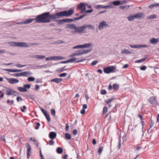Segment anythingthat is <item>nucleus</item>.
Segmentation results:
<instances>
[{
    "instance_id": "f257e3e1",
    "label": "nucleus",
    "mask_w": 159,
    "mask_h": 159,
    "mask_svg": "<svg viewBox=\"0 0 159 159\" xmlns=\"http://www.w3.org/2000/svg\"><path fill=\"white\" fill-rule=\"evenodd\" d=\"M74 13V10L71 9L69 10L59 12L56 14L51 15L49 12H44L38 15L35 18V22L37 23H48L51 20L60 18L61 17L69 16Z\"/></svg>"
},
{
    "instance_id": "f03ea898",
    "label": "nucleus",
    "mask_w": 159,
    "mask_h": 159,
    "mask_svg": "<svg viewBox=\"0 0 159 159\" xmlns=\"http://www.w3.org/2000/svg\"><path fill=\"white\" fill-rule=\"evenodd\" d=\"M87 4L86 3H81L77 6V9L78 10H81V13H82L85 11L86 13H90L92 12L93 11L92 9L88 10L86 11H85V7L87 6Z\"/></svg>"
},
{
    "instance_id": "7ed1b4c3",
    "label": "nucleus",
    "mask_w": 159,
    "mask_h": 159,
    "mask_svg": "<svg viewBox=\"0 0 159 159\" xmlns=\"http://www.w3.org/2000/svg\"><path fill=\"white\" fill-rule=\"evenodd\" d=\"M35 43H26L24 42H18V47H20L28 48L30 46L35 44Z\"/></svg>"
},
{
    "instance_id": "20e7f679",
    "label": "nucleus",
    "mask_w": 159,
    "mask_h": 159,
    "mask_svg": "<svg viewBox=\"0 0 159 159\" xmlns=\"http://www.w3.org/2000/svg\"><path fill=\"white\" fill-rule=\"evenodd\" d=\"M116 69V67L114 66H111L105 68L103 70L104 72L106 74L114 72Z\"/></svg>"
},
{
    "instance_id": "39448f33",
    "label": "nucleus",
    "mask_w": 159,
    "mask_h": 159,
    "mask_svg": "<svg viewBox=\"0 0 159 159\" xmlns=\"http://www.w3.org/2000/svg\"><path fill=\"white\" fill-rule=\"evenodd\" d=\"M108 26V24L106 21L103 20L99 23L98 29L100 30H102L103 29Z\"/></svg>"
},
{
    "instance_id": "423d86ee",
    "label": "nucleus",
    "mask_w": 159,
    "mask_h": 159,
    "mask_svg": "<svg viewBox=\"0 0 159 159\" xmlns=\"http://www.w3.org/2000/svg\"><path fill=\"white\" fill-rule=\"evenodd\" d=\"M6 92L7 95L8 96L12 95L15 93H17V92L14 90H12L11 88H6Z\"/></svg>"
},
{
    "instance_id": "0eeeda50",
    "label": "nucleus",
    "mask_w": 159,
    "mask_h": 159,
    "mask_svg": "<svg viewBox=\"0 0 159 159\" xmlns=\"http://www.w3.org/2000/svg\"><path fill=\"white\" fill-rule=\"evenodd\" d=\"M74 20L72 19H66L62 20H57L55 21V22L58 23H61L63 22H70L73 21Z\"/></svg>"
},
{
    "instance_id": "6e6552de",
    "label": "nucleus",
    "mask_w": 159,
    "mask_h": 159,
    "mask_svg": "<svg viewBox=\"0 0 159 159\" xmlns=\"http://www.w3.org/2000/svg\"><path fill=\"white\" fill-rule=\"evenodd\" d=\"M8 82L11 84H13L18 83L19 81L18 80L14 78H6Z\"/></svg>"
},
{
    "instance_id": "1a4fd4ad",
    "label": "nucleus",
    "mask_w": 159,
    "mask_h": 159,
    "mask_svg": "<svg viewBox=\"0 0 159 159\" xmlns=\"http://www.w3.org/2000/svg\"><path fill=\"white\" fill-rule=\"evenodd\" d=\"M149 102L153 105L155 106L157 104V101L155 98L154 97H151L148 99Z\"/></svg>"
},
{
    "instance_id": "9d476101",
    "label": "nucleus",
    "mask_w": 159,
    "mask_h": 159,
    "mask_svg": "<svg viewBox=\"0 0 159 159\" xmlns=\"http://www.w3.org/2000/svg\"><path fill=\"white\" fill-rule=\"evenodd\" d=\"M84 29V25L80 27H76L75 32L77 33H82Z\"/></svg>"
},
{
    "instance_id": "9b49d317",
    "label": "nucleus",
    "mask_w": 159,
    "mask_h": 159,
    "mask_svg": "<svg viewBox=\"0 0 159 159\" xmlns=\"http://www.w3.org/2000/svg\"><path fill=\"white\" fill-rule=\"evenodd\" d=\"M41 110L45 116L47 120L48 121H50L51 120V119L47 111L43 108H41Z\"/></svg>"
},
{
    "instance_id": "f8f14e48",
    "label": "nucleus",
    "mask_w": 159,
    "mask_h": 159,
    "mask_svg": "<svg viewBox=\"0 0 159 159\" xmlns=\"http://www.w3.org/2000/svg\"><path fill=\"white\" fill-rule=\"evenodd\" d=\"M135 18L139 19L143 18L145 17V15L143 13L139 12L134 14Z\"/></svg>"
},
{
    "instance_id": "ddd939ff",
    "label": "nucleus",
    "mask_w": 159,
    "mask_h": 159,
    "mask_svg": "<svg viewBox=\"0 0 159 159\" xmlns=\"http://www.w3.org/2000/svg\"><path fill=\"white\" fill-rule=\"evenodd\" d=\"M26 144L27 145V157L28 159H29V157H30V153H31V148L30 146L29 145V144L27 143Z\"/></svg>"
},
{
    "instance_id": "4468645a",
    "label": "nucleus",
    "mask_w": 159,
    "mask_h": 159,
    "mask_svg": "<svg viewBox=\"0 0 159 159\" xmlns=\"http://www.w3.org/2000/svg\"><path fill=\"white\" fill-rule=\"evenodd\" d=\"M150 42L152 44H156L159 42V39L158 38L155 39L154 38H153L150 39Z\"/></svg>"
},
{
    "instance_id": "2eb2a0df",
    "label": "nucleus",
    "mask_w": 159,
    "mask_h": 159,
    "mask_svg": "<svg viewBox=\"0 0 159 159\" xmlns=\"http://www.w3.org/2000/svg\"><path fill=\"white\" fill-rule=\"evenodd\" d=\"M32 74V73L30 71H25L20 73L21 76L27 77L28 75H31Z\"/></svg>"
},
{
    "instance_id": "dca6fc26",
    "label": "nucleus",
    "mask_w": 159,
    "mask_h": 159,
    "mask_svg": "<svg viewBox=\"0 0 159 159\" xmlns=\"http://www.w3.org/2000/svg\"><path fill=\"white\" fill-rule=\"evenodd\" d=\"M56 134L54 132H50L49 134V137L52 139H54L56 138Z\"/></svg>"
},
{
    "instance_id": "f3484780",
    "label": "nucleus",
    "mask_w": 159,
    "mask_h": 159,
    "mask_svg": "<svg viewBox=\"0 0 159 159\" xmlns=\"http://www.w3.org/2000/svg\"><path fill=\"white\" fill-rule=\"evenodd\" d=\"M62 79L61 78H55L51 80V82H54L56 83H58L61 81Z\"/></svg>"
},
{
    "instance_id": "a211bd4d",
    "label": "nucleus",
    "mask_w": 159,
    "mask_h": 159,
    "mask_svg": "<svg viewBox=\"0 0 159 159\" xmlns=\"http://www.w3.org/2000/svg\"><path fill=\"white\" fill-rule=\"evenodd\" d=\"M5 71H9L11 72H17L21 71L22 70H20L16 69H3Z\"/></svg>"
},
{
    "instance_id": "6ab92c4d",
    "label": "nucleus",
    "mask_w": 159,
    "mask_h": 159,
    "mask_svg": "<svg viewBox=\"0 0 159 159\" xmlns=\"http://www.w3.org/2000/svg\"><path fill=\"white\" fill-rule=\"evenodd\" d=\"M83 45V48H91L93 47V45L92 43H87Z\"/></svg>"
},
{
    "instance_id": "aec40b11",
    "label": "nucleus",
    "mask_w": 159,
    "mask_h": 159,
    "mask_svg": "<svg viewBox=\"0 0 159 159\" xmlns=\"http://www.w3.org/2000/svg\"><path fill=\"white\" fill-rule=\"evenodd\" d=\"M64 58L62 57L58 56H55L51 57L52 60H61L64 59Z\"/></svg>"
},
{
    "instance_id": "412c9836",
    "label": "nucleus",
    "mask_w": 159,
    "mask_h": 159,
    "mask_svg": "<svg viewBox=\"0 0 159 159\" xmlns=\"http://www.w3.org/2000/svg\"><path fill=\"white\" fill-rule=\"evenodd\" d=\"M76 26L75 25L73 24L69 25L67 26V28L72 30H75L76 28Z\"/></svg>"
},
{
    "instance_id": "4be33fe9",
    "label": "nucleus",
    "mask_w": 159,
    "mask_h": 159,
    "mask_svg": "<svg viewBox=\"0 0 159 159\" xmlns=\"http://www.w3.org/2000/svg\"><path fill=\"white\" fill-rule=\"evenodd\" d=\"M8 44L12 46L18 47V42H8Z\"/></svg>"
},
{
    "instance_id": "5701e85b",
    "label": "nucleus",
    "mask_w": 159,
    "mask_h": 159,
    "mask_svg": "<svg viewBox=\"0 0 159 159\" xmlns=\"http://www.w3.org/2000/svg\"><path fill=\"white\" fill-rule=\"evenodd\" d=\"M121 54H129L131 53V52L129 51L127 49H124L121 52Z\"/></svg>"
},
{
    "instance_id": "b1692460",
    "label": "nucleus",
    "mask_w": 159,
    "mask_h": 159,
    "mask_svg": "<svg viewBox=\"0 0 159 159\" xmlns=\"http://www.w3.org/2000/svg\"><path fill=\"white\" fill-rule=\"evenodd\" d=\"M35 20V19H28L25 21H24L25 24H29L32 22L33 21V20Z\"/></svg>"
},
{
    "instance_id": "393cba45",
    "label": "nucleus",
    "mask_w": 159,
    "mask_h": 159,
    "mask_svg": "<svg viewBox=\"0 0 159 159\" xmlns=\"http://www.w3.org/2000/svg\"><path fill=\"white\" fill-rule=\"evenodd\" d=\"M127 18L129 21H132L135 20V15H130L129 16L127 17Z\"/></svg>"
},
{
    "instance_id": "a878e982",
    "label": "nucleus",
    "mask_w": 159,
    "mask_h": 159,
    "mask_svg": "<svg viewBox=\"0 0 159 159\" xmlns=\"http://www.w3.org/2000/svg\"><path fill=\"white\" fill-rule=\"evenodd\" d=\"M84 29H85L86 28H88L89 29H91L92 30H93L94 29V28L93 26L91 25H84Z\"/></svg>"
},
{
    "instance_id": "bb28decb",
    "label": "nucleus",
    "mask_w": 159,
    "mask_h": 159,
    "mask_svg": "<svg viewBox=\"0 0 159 159\" xmlns=\"http://www.w3.org/2000/svg\"><path fill=\"white\" fill-rule=\"evenodd\" d=\"M17 89L20 92H26L27 91L26 89L22 87H18Z\"/></svg>"
},
{
    "instance_id": "cd10ccee",
    "label": "nucleus",
    "mask_w": 159,
    "mask_h": 159,
    "mask_svg": "<svg viewBox=\"0 0 159 159\" xmlns=\"http://www.w3.org/2000/svg\"><path fill=\"white\" fill-rule=\"evenodd\" d=\"M56 152L59 154H61L62 153L63 150L62 148L61 147H58L57 148Z\"/></svg>"
},
{
    "instance_id": "c85d7f7f",
    "label": "nucleus",
    "mask_w": 159,
    "mask_h": 159,
    "mask_svg": "<svg viewBox=\"0 0 159 159\" xmlns=\"http://www.w3.org/2000/svg\"><path fill=\"white\" fill-rule=\"evenodd\" d=\"M138 116L140 118V119L141 120L142 125V128L143 129V127H144V121L143 120V119L142 118V116L140 114H139Z\"/></svg>"
},
{
    "instance_id": "c756f323",
    "label": "nucleus",
    "mask_w": 159,
    "mask_h": 159,
    "mask_svg": "<svg viewBox=\"0 0 159 159\" xmlns=\"http://www.w3.org/2000/svg\"><path fill=\"white\" fill-rule=\"evenodd\" d=\"M103 147L102 145L99 146L98 148V152L99 154H100L102 153L103 150Z\"/></svg>"
},
{
    "instance_id": "7c9ffc66",
    "label": "nucleus",
    "mask_w": 159,
    "mask_h": 159,
    "mask_svg": "<svg viewBox=\"0 0 159 159\" xmlns=\"http://www.w3.org/2000/svg\"><path fill=\"white\" fill-rule=\"evenodd\" d=\"M113 5L115 6H118L121 4L120 2L119 1H116L111 2Z\"/></svg>"
},
{
    "instance_id": "2f4dec72",
    "label": "nucleus",
    "mask_w": 159,
    "mask_h": 159,
    "mask_svg": "<svg viewBox=\"0 0 159 159\" xmlns=\"http://www.w3.org/2000/svg\"><path fill=\"white\" fill-rule=\"evenodd\" d=\"M137 48H147L148 47V46L146 45H137Z\"/></svg>"
},
{
    "instance_id": "473e14b6",
    "label": "nucleus",
    "mask_w": 159,
    "mask_h": 159,
    "mask_svg": "<svg viewBox=\"0 0 159 159\" xmlns=\"http://www.w3.org/2000/svg\"><path fill=\"white\" fill-rule=\"evenodd\" d=\"M146 59V58H143L140 59L135 61V63H138L143 62V61L145 60Z\"/></svg>"
},
{
    "instance_id": "72a5a7b5",
    "label": "nucleus",
    "mask_w": 159,
    "mask_h": 159,
    "mask_svg": "<svg viewBox=\"0 0 159 159\" xmlns=\"http://www.w3.org/2000/svg\"><path fill=\"white\" fill-rule=\"evenodd\" d=\"M45 57V56L37 55L36 59H42L44 58Z\"/></svg>"
},
{
    "instance_id": "f704fd0d",
    "label": "nucleus",
    "mask_w": 159,
    "mask_h": 159,
    "mask_svg": "<svg viewBox=\"0 0 159 159\" xmlns=\"http://www.w3.org/2000/svg\"><path fill=\"white\" fill-rule=\"evenodd\" d=\"M75 52L77 56H80L83 55L82 50H78L76 51Z\"/></svg>"
},
{
    "instance_id": "c9c22d12",
    "label": "nucleus",
    "mask_w": 159,
    "mask_h": 159,
    "mask_svg": "<svg viewBox=\"0 0 159 159\" xmlns=\"http://www.w3.org/2000/svg\"><path fill=\"white\" fill-rule=\"evenodd\" d=\"M159 6V3L156 4H153L149 6V8H152L154 7H157Z\"/></svg>"
},
{
    "instance_id": "e433bc0d",
    "label": "nucleus",
    "mask_w": 159,
    "mask_h": 159,
    "mask_svg": "<svg viewBox=\"0 0 159 159\" xmlns=\"http://www.w3.org/2000/svg\"><path fill=\"white\" fill-rule=\"evenodd\" d=\"M101 6L102 8L105 9H108L109 8H112L113 7L112 6V5H109L107 6H105L103 7V6L102 5H101Z\"/></svg>"
},
{
    "instance_id": "4c0bfd02",
    "label": "nucleus",
    "mask_w": 159,
    "mask_h": 159,
    "mask_svg": "<svg viewBox=\"0 0 159 159\" xmlns=\"http://www.w3.org/2000/svg\"><path fill=\"white\" fill-rule=\"evenodd\" d=\"M82 52L83 53V55L84 54H87L88 52H90L91 51V49H88L86 50H83Z\"/></svg>"
},
{
    "instance_id": "58836bf2",
    "label": "nucleus",
    "mask_w": 159,
    "mask_h": 159,
    "mask_svg": "<svg viewBox=\"0 0 159 159\" xmlns=\"http://www.w3.org/2000/svg\"><path fill=\"white\" fill-rule=\"evenodd\" d=\"M113 88L115 90H117L119 88V85L116 84H113Z\"/></svg>"
},
{
    "instance_id": "ea45409f",
    "label": "nucleus",
    "mask_w": 159,
    "mask_h": 159,
    "mask_svg": "<svg viewBox=\"0 0 159 159\" xmlns=\"http://www.w3.org/2000/svg\"><path fill=\"white\" fill-rule=\"evenodd\" d=\"M83 48V45H79L73 47V49Z\"/></svg>"
},
{
    "instance_id": "a19ab883",
    "label": "nucleus",
    "mask_w": 159,
    "mask_h": 159,
    "mask_svg": "<svg viewBox=\"0 0 159 159\" xmlns=\"http://www.w3.org/2000/svg\"><path fill=\"white\" fill-rule=\"evenodd\" d=\"M47 66L45 65L44 66H36V67H35V66H34L33 67V69H39V67H43V68H45Z\"/></svg>"
},
{
    "instance_id": "79ce46f5",
    "label": "nucleus",
    "mask_w": 159,
    "mask_h": 159,
    "mask_svg": "<svg viewBox=\"0 0 159 159\" xmlns=\"http://www.w3.org/2000/svg\"><path fill=\"white\" fill-rule=\"evenodd\" d=\"M156 15H151L149 16L148 17V19H153L156 18Z\"/></svg>"
},
{
    "instance_id": "37998d69",
    "label": "nucleus",
    "mask_w": 159,
    "mask_h": 159,
    "mask_svg": "<svg viewBox=\"0 0 159 159\" xmlns=\"http://www.w3.org/2000/svg\"><path fill=\"white\" fill-rule=\"evenodd\" d=\"M114 100L113 98H112L110 99H108L107 100H105V102L107 104H108L109 103L111 102Z\"/></svg>"
},
{
    "instance_id": "c03bdc74",
    "label": "nucleus",
    "mask_w": 159,
    "mask_h": 159,
    "mask_svg": "<svg viewBox=\"0 0 159 159\" xmlns=\"http://www.w3.org/2000/svg\"><path fill=\"white\" fill-rule=\"evenodd\" d=\"M16 66L19 68H21L24 67H25L26 66V65H21V64H17L16 65Z\"/></svg>"
},
{
    "instance_id": "a18cd8bd",
    "label": "nucleus",
    "mask_w": 159,
    "mask_h": 159,
    "mask_svg": "<svg viewBox=\"0 0 159 159\" xmlns=\"http://www.w3.org/2000/svg\"><path fill=\"white\" fill-rule=\"evenodd\" d=\"M67 75V73H62L58 75V76L60 77H63L66 76Z\"/></svg>"
},
{
    "instance_id": "49530a36",
    "label": "nucleus",
    "mask_w": 159,
    "mask_h": 159,
    "mask_svg": "<svg viewBox=\"0 0 159 159\" xmlns=\"http://www.w3.org/2000/svg\"><path fill=\"white\" fill-rule=\"evenodd\" d=\"M27 80L29 81H33L35 80V78L33 77H30L28 78Z\"/></svg>"
},
{
    "instance_id": "de8ad7c7",
    "label": "nucleus",
    "mask_w": 159,
    "mask_h": 159,
    "mask_svg": "<svg viewBox=\"0 0 159 159\" xmlns=\"http://www.w3.org/2000/svg\"><path fill=\"white\" fill-rule=\"evenodd\" d=\"M23 86L25 89H29L30 88L31 85L30 84H28L24 85Z\"/></svg>"
},
{
    "instance_id": "09e8293b",
    "label": "nucleus",
    "mask_w": 159,
    "mask_h": 159,
    "mask_svg": "<svg viewBox=\"0 0 159 159\" xmlns=\"http://www.w3.org/2000/svg\"><path fill=\"white\" fill-rule=\"evenodd\" d=\"M65 137L68 139H71V136L69 134L66 133L65 134Z\"/></svg>"
},
{
    "instance_id": "8fccbe9b",
    "label": "nucleus",
    "mask_w": 159,
    "mask_h": 159,
    "mask_svg": "<svg viewBox=\"0 0 159 159\" xmlns=\"http://www.w3.org/2000/svg\"><path fill=\"white\" fill-rule=\"evenodd\" d=\"M107 108L106 107H104L103 109V110L102 111V113L105 114L106 113L107 111Z\"/></svg>"
},
{
    "instance_id": "3c124183",
    "label": "nucleus",
    "mask_w": 159,
    "mask_h": 159,
    "mask_svg": "<svg viewBox=\"0 0 159 159\" xmlns=\"http://www.w3.org/2000/svg\"><path fill=\"white\" fill-rule=\"evenodd\" d=\"M12 75L14 77H16L21 76L20 73L13 74Z\"/></svg>"
},
{
    "instance_id": "603ef678",
    "label": "nucleus",
    "mask_w": 159,
    "mask_h": 159,
    "mask_svg": "<svg viewBox=\"0 0 159 159\" xmlns=\"http://www.w3.org/2000/svg\"><path fill=\"white\" fill-rule=\"evenodd\" d=\"M51 113L52 115L53 116H55L56 114V111L54 109H52L51 110Z\"/></svg>"
},
{
    "instance_id": "864d4df0",
    "label": "nucleus",
    "mask_w": 159,
    "mask_h": 159,
    "mask_svg": "<svg viewBox=\"0 0 159 159\" xmlns=\"http://www.w3.org/2000/svg\"><path fill=\"white\" fill-rule=\"evenodd\" d=\"M98 60L93 61L92 63H91V65L92 66H95L98 62Z\"/></svg>"
},
{
    "instance_id": "5fc2aeb1",
    "label": "nucleus",
    "mask_w": 159,
    "mask_h": 159,
    "mask_svg": "<svg viewBox=\"0 0 159 159\" xmlns=\"http://www.w3.org/2000/svg\"><path fill=\"white\" fill-rule=\"evenodd\" d=\"M100 93L102 95L105 94L106 93V91L105 90L102 89L100 91Z\"/></svg>"
},
{
    "instance_id": "6e6d98bb",
    "label": "nucleus",
    "mask_w": 159,
    "mask_h": 159,
    "mask_svg": "<svg viewBox=\"0 0 159 159\" xmlns=\"http://www.w3.org/2000/svg\"><path fill=\"white\" fill-rule=\"evenodd\" d=\"M54 143V142L52 139L49 140V141L48 144L50 145H53Z\"/></svg>"
},
{
    "instance_id": "4d7b16f0",
    "label": "nucleus",
    "mask_w": 159,
    "mask_h": 159,
    "mask_svg": "<svg viewBox=\"0 0 159 159\" xmlns=\"http://www.w3.org/2000/svg\"><path fill=\"white\" fill-rule=\"evenodd\" d=\"M40 126V124L39 122H38L36 123V126L35 127V129H38L39 127Z\"/></svg>"
},
{
    "instance_id": "13d9d810",
    "label": "nucleus",
    "mask_w": 159,
    "mask_h": 159,
    "mask_svg": "<svg viewBox=\"0 0 159 159\" xmlns=\"http://www.w3.org/2000/svg\"><path fill=\"white\" fill-rule=\"evenodd\" d=\"M146 68H147V67H146V66H141L140 67V69L141 70H145L146 69Z\"/></svg>"
},
{
    "instance_id": "bf43d9fd",
    "label": "nucleus",
    "mask_w": 159,
    "mask_h": 159,
    "mask_svg": "<svg viewBox=\"0 0 159 159\" xmlns=\"http://www.w3.org/2000/svg\"><path fill=\"white\" fill-rule=\"evenodd\" d=\"M70 62H73L75 61L76 60V59L75 58H71L69 59Z\"/></svg>"
},
{
    "instance_id": "052dcab7",
    "label": "nucleus",
    "mask_w": 159,
    "mask_h": 159,
    "mask_svg": "<svg viewBox=\"0 0 159 159\" xmlns=\"http://www.w3.org/2000/svg\"><path fill=\"white\" fill-rule=\"evenodd\" d=\"M66 66H64L63 68H60L58 70H57V71L59 72H61L64 71L65 70H64V68Z\"/></svg>"
},
{
    "instance_id": "680f3d73",
    "label": "nucleus",
    "mask_w": 159,
    "mask_h": 159,
    "mask_svg": "<svg viewBox=\"0 0 159 159\" xmlns=\"http://www.w3.org/2000/svg\"><path fill=\"white\" fill-rule=\"evenodd\" d=\"M78 130L77 129H75L73 131V133L74 135H75L77 134Z\"/></svg>"
},
{
    "instance_id": "e2e57ef3",
    "label": "nucleus",
    "mask_w": 159,
    "mask_h": 159,
    "mask_svg": "<svg viewBox=\"0 0 159 159\" xmlns=\"http://www.w3.org/2000/svg\"><path fill=\"white\" fill-rule=\"evenodd\" d=\"M129 46L130 47L132 48H137V45H129Z\"/></svg>"
},
{
    "instance_id": "0e129e2a",
    "label": "nucleus",
    "mask_w": 159,
    "mask_h": 159,
    "mask_svg": "<svg viewBox=\"0 0 159 159\" xmlns=\"http://www.w3.org/2000/svg\"><path fill=\"white\" fill-rule=\"evenodd\" d=\"M154 124V123L151 120L150 124V127L149 129H148V130L151 128L153 126Z\"/></svg>"
},
{
    "instance_id": "69168bd1",
    "label": "nucleus",
    "mask_w": 159,
    "mask_h": 159,
    "mask_svg": "<svg viewBox=\"0 0 159 159\" xmlns=\"http://www.w3.org/2000/svg\"><path fill=\"white\" fill-rule=\"evenodd\" d=\"M64 43V41L61 40H59L57 41L56 42V43H57V44H60V43Z\"/></svg>"
},
{
    "instance_id": "338daca9",
    "label": "nucleus",
    "mask_w": 159,
    "mask_h": 159,
    "mask_svg": "<svg viewBox=\"0 0 159 159\" xmlns=\"http://www.w3.org/2000/svg\"><path fill=\"white\" fill-rule=\"evenodd\" d=\"M69 129V125L68 124H66V127H65V130L66 131H68Z\"/></svg>"
},
{
    "instance_id": "774afa93",
    "label": "nucleus",
    "mask_w": 159,
    "mask_h": 159,
    "mask_svg": "<svg viewBox=\"0 0 159 159\" xmlns=\"http://www.w3.org/2000/svg\"><path fill=\"white\" fill-rule=\"evenodd\" d=\"M92 143L93 144L95 145L96 143V140L94 139H93L92 140Z\"/></svg>"
}]
</instances>
